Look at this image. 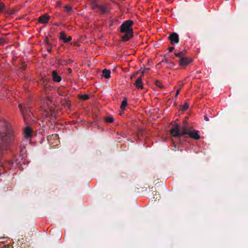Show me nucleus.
<instances>
[{
    "label": "nucleus",
    "mask_w": 248,
    "mask_h": 248,
    "mask_svg": "<svg viewBox=\"0 0 248 248\" xmlns=\"http://www.w3.org/2000/svg\"><path fill=\"white\" fill-rule=\"evenodd\" d=\"M16 139V133L11 125L4 120H0V151L7 149Z\"/></svg>",
    "instance_id": "f257e3e1"
},
{
    "label": "nucleus",
    "mask_w": 248,
    "mask_h": 248,
    "mask_svg": "<svg viewBox=\"0 0 248 248\" xmlns=\"http://www.w3.org/2000/svg\"><path fill=\"white\" fill-rule=\"evenodd\" d=\"M170 132L171 135L175 137H180L187 134L190 138L194 140H199L201 138L198 130H192L191 127L186 125L180 127L179 124H176L170 129Z\"/></svg>",
    "instance_id": "f03ea898"
},
{
    "label": "nucleus",
    "mask_w": 248,
    "mask_h": 248,
    "mask_svg": "<svg viewBox=\"0 0 248 248\" xmlns=\"http://www.w3.org/2000/svg\"><path fill=\"white\" fill-rule=\"evenodd\" d=\"M133 21L131 20H127L124 21L120 27L121 32L125 34L122 37V40L124 41H127L133 37V30L132 26Z\"/></svg>",
    "instance_id": "7ed1b4c3"
},
{
    "label": "nucleus",
    "mask_w": 248,
    "mask_h": 248,
    "mask_svg": "<svg viewBox=\"0 0 248 248\" xmlns=\"http://www.w3.org/2000/svg\"><path fill=\"white\" fill-rule=\"evenodd\" d=\"M18 108L25 123H28L32 119L33 114L28 104H19Z\"/></svg>",
    "instance_id": "20e7f679"
},
{
    "label": "nucleus",
    "mask_w": 248,
    "mask_h": 248,
    "mask_svg": "<svg viewBox=\"0 0 248 248\" xmlns=\"http://www.w3.org/2000/svg\"><path fill=\"white\" fill-rule=\"evenodd\" d=\"M168 39L171 44H177L179 42V36L176 32L170 33L168 37Z\"/></svg>",
    "instance_id": "39448f33"
},
{
    "label": "nucleus",
    "mask_w": 248,
    "mask_h": 248,
    "mask_svg": "<svg viewBox=\"0 0 248 248\" xmlns=\"http://www.w3.org/2000/svg\"><path fill=\"white\" fill-rule=\"evenodd\" d=\"M179 64L183 67H186L187 65H188L189 63H190L192 60L190 59V58L188 57H183L181 58V59H179Z\"/></svg>",
    "instance_id": "423d86ee"
},
{
    "label": "nucleus",
    "mask_w": 248,
    "mask_h": 248,
    "mask_svg": "<svg viewBox=\"0 0 248 248\" xmlns=\"http://www.w3.org/2000/svg\"><path fill=\"white\" fill-rule=\"evenodd\" d=\"M50 18V16L47 14H45L38 18V22L41 23L46 24L48 22Z\"/></svg>",
    "instance_id": "0eeeda50"
},
{
    "label": "nucleus",
    "mask_w": 248,
    "mask_h": 248,
    "mask_svg": "<svg viewBox=\"0 0 248 248\" xmlns=\"http://www.w3.org/2000/svg\"><path fill=\"white\" fill-rule=\"evenodd\" d=\"M98 9L101 14H106L109 12V9L107 5L105 4L99 5Z\"/></svg>",
    "instance_id": "6e6552de"
},
{
    "label": "nucleus",
    "mask_w": 248,
    "mask_h": 248,
    "mask_svg": "<svg viewBox=\"0 0 248 248\" xmlns=\"http://www.w3.org/2000/svg\"><path fill=\"white\" fill-rule=\"evenodd\" d=\"M51 76L54 82H60L62 80V78L58 75L57 70H53L52 72Z\"/></svg>",
    "instance_id": "1a4fd4ad"
},
{
    "label": "nucleus",
    "mask_w": 248,
    "mask_h": 248,
    "mask_svg": "<svg viewBox=\"0 0 248 248\" xmlns=\"http://www.w3.org/2000/svg\"><path fill=\"white\" fill-rule=\"evenodd\" d=\"M60 38L63 40L64 43H68L72 40V37L71 36H69L68 37L66 36L64 31H62L60 33Z\"/></svg>",
    "instance_id": "9d476101"
},
{
    "label": "nucleus",
    "mask_w": 248,
    "mask_h": 248,
    "mask_svg": "<svg viewBox=\"0 0 248 248\" xmlns=\"http://www.w3.org/2000/svg\"><path fill=\"white\" fill-rule=\"evenodd\" d=\"M24 136L28 138L32 136V129L30 127H27L24 130Z\"/></svg>",
    "instance_id": "9b49d317"
},
{
    "label": "nucleus",
    "mask_w": 248,
    "mask_h": 248,
    "mask_svg": "<svg viewBox=\"0 0 248 248\" xmlns=\"http://www.w3.org/2000/svg\"><path fill=\"white\" fill-rule=\"evenodd\" d=\"M135 86L137 88L142 89L143 87L142 83V78L141 77L138 78L136 81Z\"/></svg>",
    "instance_id": "f8f14e48"
},
{
    "label": "nucleus",
    "mask_w": 248,
    "mask_h": 248,
    "mask_svg": "<svg viewBox=\"0 0 248 248\" xmlns=\"http://www.w3.org/2000/svg\"><path fill=\"white\" fill-rule=\"evenodd\" d=\"M110 71L109 70L104 69L102 71V76L106 78H109L110 77Z\"/></svg>",
    "instance_id": "ddd939ff"
},
{
    "label": "nucleus",
    "mask_w": 248,
    "mask_h": 248,
    "mask_svg": "<svg viewBox=\"0 0 248 248\" xmlns=\"http://www.w3.org/2000/svg\"><path fill=\"white\" fill-rule=\"evenodd\" d=\"M99 6L97 0H91V6L93 9L98 8Z\"/></svg>",
    "instance_id": "4468645a"
},
{
    "label": "nucleus",
    "mask_w": 248,
    "mask_h": 248,
    "mask_svg": "<svg viewBox=\"0 0 248 248\" xmlns=\"http://www.w3.org/2000/svg\"><path fill=\"white\" fill-rule=\"evenodd\" d=\"M127 105V101L126 98L123 100V101L122 102L121 106V108L123 110H124L125 109V107Z\"/></svg>",
    "instance_id": "2eb2a0df"
},
{
    "label": "nucleus",
    "mask_w": 248,
    "mask_h": 248,
    "mask_svg": "<svg viewBox=\"0 0 248 248\" xmlns=\"http://www.w3.org/2000/svg\"><path fill=\"white\" fill-rule=\"evenodd\" d=\"M65 10L68 13L69 15H71L72 11L73 9L71 7L68 6V5H65L64 7Z\"/></svg>",
    "instance_id": "dca6fc26"
},
{
    "label": "nucleus",
    "mask_w": 248,
    "mask_h": 248,
    "mask_svg": "<svg viewBox=\"0 0 248 248\" xmlns=\"http://www.w3.org/2000/svg\"><path fill=\"white\" fill-rule=\"evenodd\" d=\"M105 121L106 123H110L113 122L114 118L112 116H108L105 118Z\"/></svg>",
    "instance_id": "f3484780"
},
{
    "label": "nucleus",
    "mask_w": 248,
    "mask_h": 248,
    "mask_svg": "<svg viewBox=\"0 0 248 248\" xmlns=\"http://www.w3.org/2000/svg\"><path fill=\"white\" fill-rule=\"evenodd\" d=\"M79 98L82 100H86L89 99V97L87 94H81L80 95Z\"/></svg>",
    "instance_id": "a211bd4d"
},
{
    "label": "nucleus",
    "mask_w": 248,
    "mask_h": 248,
    "mask_svg": "<svg viewBox=\"0 0 248 248\" xmlns=\"http://www.w3.org/2000/svg\"><path fill=\"white\" fill-rule=\"evenodd\" d=\"M175 55L176 57H179L180 59H181V58L184 57V52H180L178 53H175Z\"/></svg>",
    "instance_id": "6ab92c4d"
},
{
    "label": "nucleus",
    "mask_w": 248,
    "mask_h": 248,
    "mask_svg": "<svg viewBox=\"0 0 248 248\" xmlns=\"http://www.w3.org/2000/svg\"><path fill=\"white\" fill-rule=\"evenodd\" d=\"M189 107V105L187 103H186L182 107V110L183 111H185Z\"/></svg>",
    "instance_id": "aec40b11"
},
{
    "label": "nucleus",
    "mask_w": 248,
    "mask_h": 248,
    "mask_svg": "<svg viewBox=\"0 0 248 248\" xmlns=\"http://www.w3.org/2000/svg\"><path fill=\"white\" fill-rule=\"evenodd\" d=\"M155 84L157 87H159L160 88H163V86L162 85L160 81L156 80L155 82Z\"/></svg>",
    "instance_id": "412c9836"
},
{
    "label": "nucleus",
    "mask_w": 248,
    "mask_h": 248,
    "mask_svg": "<svg viewBox=\"0 0 248 248\" xmlns=\"http://www.w3.org/2000/svg\"><path fill=\"white\" fill-rule=\"evenodd\" d=\"M5 9V5L2 2H0V13Z\"/></svg>",
    "instance_id": "4be33fe9"
},
{
    "label": "nucleus",
    "mask_w": 248,
    "mask_h": 248,
    "mask_svg": "<svg viewBox=\"0 0 248 248\" xmlns=\"http://www.w3.org/2000/svg\"><path fill=\"white\" fill-rule=\"evenodd\" d=\"M20 68L22 70H25L26 68V65L25 63H22L21 65Z\"/></svg>",
    "instance_id": "5701e85b"
},
{
    "label": "nucleus",
    "mask_w": 248,
    "mask_h": 248,
    "mask_svg": "<svg viewBox=\"0 0 248 248\" xmlns=\"http://www.w3.org/2000/svg\"><path fill=\"white\" fill-rule=\"evenodd\" d=\"M45 115H46V117H53V114L51 111L50 112V114H49V113H46Z\"/></svg>",
    "instance_id": "b1692460"
},
{
    "label": "nucleus",
    "mask_w": 248,
    "mask_h": 248,
    "mask_svg": "<svg viewBox=\"0 0 248 248\" xmlns=\"http://www.w3.org/2000/svg\"><path fill=\"white\" fill-rule=\"evenodd\" d=\"M42 81H43V83L44 84H46L48 82V81L46 79H45V78H43L42 79Z\"/></svg>",
    "instance_id": "393cba45"
},
{
    "label": "nucleus",
    "mask_w": 248,
    "mask_h": 248,
    "mask_svg": "<svg viewBox=\"0 0 248 248\" xmlns=\"http://www.w3.org/2000/svg\"><path fill=\"white\" fill-rule=\"evenodd\" d=\"M180 90V89H178V90H177V91H176V94H175V98H177V97L178 95L179 94Z\"/></svg>",
    "instance_id": "a878e982"
},
{
    "label": "nucleus",
    "mask_w": 248,
    "mask_h": 248,
    "mask_svg": "<svg viewBox=\"0 0 248 248\" xmlns=\"http://www.w3.org/2000/svg\"><path fill=\"white\" fill-rule=\"evenodd\" d=\"M174 49V47L173 46H171L169 47V50L170 52H172Z\"/></svg>",
    "instance_id": "bb28decb"
},
{
    "label": "nucleus",
    "mask_w": 248,
    "mask_h": 248,
    "mask_svg": "<svg viewBox=\"0 0 248 248\" xmlns=\"http://www.w3.org/2000/svg\"><path fill=\"white\" fill-rule=\"evenodd\" d=\"M3 44V40L2 38H0V46Z\"/></svg>",
    "instance_id": "cd10ccee"
},
{
    "label": "nucleus",
    "mask_w": 248,
    "mask_h": 248,
    "mask_svg": "<svg viewBox=\"0 0 248 248\" xmlns=\"http://www.w3.org/2000/svg\"><path fill=\"white\" fill-rule=\"evenodd\" d=\"M204 120L206 121H209V119L207 117V116L206 115L204 116Z\"/></svg>",
    "instance_id": "c85d7f7f"
},
{
    "label": "nucleus",
    "mask_w": 248,
    "mask_h": 248,
    "mask_svg": "<svg viewBox=\"0 0 248 248\" xmlns=\"http://www.w3.org/2000/svg\"><path fill=\"white\" fill-rule=\"evenodd\" d=\"M0 166L1 167H4V164H3V163L1 161H0Z\"/></svg>",
    "instance_id": "c756f323"
},
{
    "label": "nucleus",
    "mask_w": 248,
    "mask_h": 248,
    "mask_svg": "<svg viewBox=\"0 0 248 248\" xmlns=\"http://www.w3.org/2000/svg\"><path fill=\"white\" fill-rule=\"evenodd\" d=\"M47 51L49 52V53H51V49L50 48H48L47 49Z\"/></svg>",
    "instance_id": "7c9ffc66"
},
{
    "label": "nucleus",
    "mask_w": 248,
    "mask_h": 248,
    "mask_svg": "<svg viewBox=\"0 0 248 248\" xmlns=\"http://www.w3.org/2000/svg\"><path fill=\"white\" fill-rule=\"evenodd\" d=\"M183 85H184V83H182L181 84H180V88L179 89H181V88L182 87V86Z\"/></svg>",
    "instance_id": "2f4dec72"
},
{
    "label": "nucleus",
    "mask_w": 248,
    "mask_h": 248,
    "mask_svg": "<svg viewBox=\"0 0 248 248\" xmlns=\"http://www.w3.org/2000/svg\"><path fill=\"white\" fill-rule=\"evenodd\" d=\"M54 25L56 26H59L60 25V23H55Z\"/></svg>",
    "instance_id": "473e14b6"
},
{
    "label": "nucleus",
    "mask_w": 248,
    "mask_h": 248,
    "mask_svg": "<svg viewBox=\"0 0 248 248\" xmlns=\"http://www.w3.org/2000/svg\"><path fill=\"white\" fill-rule=\"evenodd\" d=\"M46 43L47 45H49V42H48L47 40L46 41Z\"/></svg>",
    "instance_id": "72a5a7b5"
},
{
    "label": "nucleus",
    "mask_w": 248,
    "mask_h": 248,
    "mask_svg": "<svg viewBox=\"0 0 248 248\" xmlns=\"http://www.w3.org/2000/svg\"><path fill=\"white\" fill-rule=\"evenodd\" d=\"M68 70H69V72H71L72 71L71 69V68H69L68 69Z\"/></svg>",
    "instance_id": "f704fd0d"
}]
</instances>
